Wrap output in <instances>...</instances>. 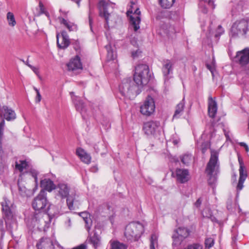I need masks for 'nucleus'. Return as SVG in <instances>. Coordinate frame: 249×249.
Returning <instances> with one entry per match:
<instances>
[{"label": "nucleus", "mask_w": 249, "mask_h": 249, "mask_svg": "<svg viewBox=\"0 0 249 249\" xmlns=\"http://www.w3.org/2000/svg\"><path fill=\"white\" fill-rule=\"evenodd\" d=\"M160 123L158 121H149L143 123L142 130L148 137H154L160 132Z\"/></svg>", "instance_id": "obj_11"}, {"label": "nucleus", "mask_w": 249, "mask_h": 249, "mask_svg": "<svg viewBox=\"0 0 249 249\" xmlns=\"http://www.w3.org/2000/svg\"><path fill=\"white\" fill-rule=\"evenodd\" d=\"M214 243V241L213 238H207L205 241V248L204 249H209L213 246Z\"/></svg>", "instance_id": "obj_39"}, {"label": "nucleus", "mask_w": 249, "mask_h": 249, "mask_svg": "<svg viewBox=\"0 0 249 249\" xmlns=\"http://www.w3.org/2000/svg\"><path fill=\"white\" fill-rule=\"evenodd\" d=\"M99 5L100 6V15L101 17H103L105 18L107 24L109 14L107 11V4L104 0H101L99 2Z\"/></svg>", "instance_id": "obj_24"}, {"label": "nucleus", "mask_w": 249, "mask_h": 249, "mask_svg": "<svg viewBox=\"0 0 249 249\" xmlns=\"http://www.w3.org/2000/svg\"><path fill=\"white\" fill-rule=\"evenodd\" d=\"M238 160L240 164L239 169V179L236 188L237 190L239 191H241L244 187L243 183L247 177V172L242 160L240 159H239Z\"/></svg>", "instance_id": "obj_15"}, {"label": "nucleus", "mask_w": 249, "mask_h": 249, "mask_svg": "<svg viewBox=\"0 0 249 249\" xmlns=\"http://www.w3.org/2000/svg\"><path fill=\"white\" fill-rule=\"evenodd\" d=\"M36 246L38 249H54L52 240L48 238H42Z\"/></svg>", "instance_id": "obj_21"}, {"label": "nucleus", "mask_w": 249, "mask_h": 249, "mask_svg": "<svg viewBox=\"0 0 249 249\" xmlns=\"http://www.w3.org/2000/svg\"><path fill=\"white\" fill-rule=\"evenodd\" d=\"M16 114L14 110L6 106L3 107L0 110V155L3 153L1 149V140L3 136V128L5 124L4 119L8 121L14 120Z\"/></svg>", "instance_id": "obj_6"}, {"label": "nucleus", "mask_w": 249, "mask_h": 249, "mask_svg": "<svg viewBox=\"0 0 249 249\" xmlns=\"http://www.w3.org/2000/svg\"><path fill=\"white\" fill-rule=\"evenodd\" d=\"M189 234L188 230L184 227L178 228L175 231L173 235V245H178L180 242Z\"/></svg>", "instance_id": "obj_13"}, {"label": "nucleus", "mask_w": 249, "mask_h": 249, "mask_svg": "<svg viewBox=\"0 0 249 249\" xmlns=\"http://www.w3.org/2000/svg\"><path fill=\"white\" fill-rule=\"evenodd\" d=\"M241 55L240 64L244 67L246 73L249 75V48L245 49L242 52H238L237 55Z\"/></svg>", "instance_id": "obj_14"}, {"label": "nucleus", "mask_w": 249, "mask_h": 249, "mask_svg": "<svg viewBox=\"0 0 249 249\" xmlns=\"http://www.w3.org/2000/svg\"><path fill=\"white\" fill-rule=\"evenodd\" d=\"M223 131H224V135H225V137L227 138V139H230V137H229V136L228 135V133H227V131L226 129H224Z\"/></svg>", "instance_id": "obj_49"}, {"label": "nucleus", "mask_w": 249, "mask_h": 249, "mask_svg": "<svg viewBox=\"0 0 249 249\" xmlns=\"http://www.w3.org/2000/svg\"><path fill=\"white\" fill-rule=\"evenodd\" d=\"M34 89L36 93V99H35L36 102L37 103H38L40 102V101L41 100V96L40 94L39 90L37 88H36V87H34Z\"/></svg>", "instance_id": "obj_41"}, {"label": "nucleus", "mask_w": 249, "mask_h": 249, "mask_svg": "<svg viewBox=\"0 0 249 249\" xmlns=\"http://www.w3.org/2000/svg\"><path fill=\"white\" fill-rule=\"evenodd\" d=\"M47 194L44 190H41L38 195L34 198L32 202V206L35 211H42L41 213L35 214L32 218L31 223L34 226L38 222H42V218H48V215L46 213L48 208V202L46 196Z\"/></svg>", "instance_id": "obj_1"}, {"label": "nucleus", "mask_w": 249, "mask_h": 249, "mask_svg": "<svg viewBox=\"0 0 249 249\" xmlns=\"http://www.w3.org/2000/svg\"><path fill=\"white\" fill-rule=\"evenodd\" d=\"M177 32V31L176 30L175 27L174 26L170 25L169 27V28L166 33L169 36H171L172 35L174 34Z\"/></svg>", "instance_id": "obj_40"}, {"label": "nucleus", "mask_w": 249, "mask_h": 249, "mask_svg": "<svg viewBox=\"0 0 249 249\" xmlns=\"http://www.w3.org/2000/svg\"><path fill=\"white\" fill-rule=\"evenodd\" d=\"M179 142V139H175L173 140V143L174 145H177Z\"/></svg>", "instance_id": "obj_51"}, {"label": "nucleus", "mask_w": 249, "mask_h": 249, "mask_svg": "<svg viewBox=\"0 0 249 249\" xmlns=\"http://www.w3.org/2000/svg\"><path fill=\"white\" fill-rule=\"evenodd\" d=\"M217 106L216 102L212 97L208 99V114L210 117L214 118L217 113Z\"/></svg>", "instance_id": "obj_20"}, {"label": "nucleus", "mask_w": 249, "mask_h": 249, "mask_svg": "<svg viewBox=\"0 0 249 249\" xmlns=\"http://www.w3.org/2000/svg\"><path fill=\"white\" fill-rule=\"evenodd\" d=\"M67 67L70 71H73L76 70H82V65L80 57L78 56H76L74 58L71 59L67 64Z\"/></svg>", "instance_id": "obj_18"}, {"label": "nucleus", "mask_w": 249, "mask_h": 249, "mask_svg": "<svg viewBox=\"0 0 249 249\" xmlns=\"http://www.w3.org/2000/svg\"><path fill=\"white\" fill-rule=\"evenodd\" d=\"M100 236L97 234L96 232H94L93 235L90 236L89 241L94 249L97 248V247L100 246Z\"/></svg>", "instance_id": "obj_27"}, {"label": "nucleus", "mask_w": 249, "mask_h": 249, "mask_svg": "<svg viewBox=\"0 0 249 249\" xmlns=\"http://www.w3.org/2000/svg\"><path fill=\"white\" fill-rule=\"evenodd\" d=\"M176 174L177 180L181 183L188 181L190 179L189 172L187 169H177Z\"/></svg>", "instance_id": "obj_17"}, {"label": "nucleus", "mask_w": 249, "mask_h": 249, "mask_svg": "<svg viewBox=\"0 0 249 249\" xmlns=\"http://www.w3.org/2000/svg\"><path fill=\"white\" fill-rule=\"evenodd\" d=\"M185 106V101L184 99H183L182 101L178 103L176 107V110L174 113V115H173V118H178L182 114L184 108Z\"/></svg>", "instance_id": "obj_25"}, {"label": "nucleus", "mask_w": 249, "mask_h": 249, "mask_svg": "<svg viewBox=\"0 0 249 249\" xmlns=\"http://www.w3.org/2000/svg\"><path fill=\"white\" fill-rule=\"evenodd\" d=\"M107 50V59L108 61L114 60L116 57V54L115 52L113 51L110 45H107L106 46Z\"/></svg>", "instance_id": "obj_30"}, {"label": "nucleus", "mask_w": 249, "mask_h": 249, "mask_svg": "<svg viewBox=\"0 0 249 249\" xmlns=\"http://www.w3.org/2000/svg\"><path fill=\"white\" fill-rule=\"evenodd\" d=\"M98 170V168L96 166H94L91 168V171L92 172H96Z\"/></svg>", "instance_id": "obj_52"}, {"label": "nucleus", "mask_w": 249, "mask_h": 249, "mask_svg": "<svg viewBox=\"0 0 249 249\" xmlns=\"http://www.w3.org/2000/svg\"><path fill=\"white\" fill-rule=\"evenodd\" d=\"M224 32V30L223 28L221 27V26L219 25L216 30L215 36L218 37L221 36Z\"/></svg>", "instance_id": "obj_42"}, {"label": "nucleus", "mask_w": 249, "mask_h": 249, "mask_svg": "<svg viewBox=\"0 0 249 249\" xmlns=\"http://www.w3.org/2000/svg\"><path fill=\"white\" fill-rule=\"evenodd\" d=\"M172 65L171 62L167 60L164 62L163 68L162 72L164 76H167L172 71Z\"/></svg>", "instance_id": "obj_28"}, {"label": "nucleus", "mask_w": 249, "mask_h": 249, "mask_svg": "<svg viewBox=\"0 0 249 249\" xmlns=\"http://www.w3.org/2000/svg\"><path fill=\"white\" fill-rule=\"evenodd\" d=\"M29 67L36 74V75H38L39 74V71H38V69L36 68V67H35L33 66H32L31 65H29Z\"/></svg>", "instance_id": "obj_43"}, {"label": "nucleus", "mask_w": 249, "mask_h": 249, "mask_svg": "<svg viewBox=\"0 0 249 249\" xmlns=\"http://www.w3.org/2000/svg\"><path fill=\"white\" fill-rule=\"evenodd\" d=\"M161 6L164 8L171 7L175 2V0H159Z\"/></svg>", "instance_id": "obj_36"}, {"label": "nucleus", "mask_w": 249, "mask_h": 249, "mask_svg": "<svg viewBox=\"0 0 249 249\" xmlns=\"http://www.w3.org/2000/svg\"><path fill=\"white\" fill-rule=\"evenodd\" d=\"M57 44L58 47L61 49H65L70 44L69 36L65 31L62 32L61 35L57 34Z\"/></svg>", "instance_id": "obj_16"}, {"label": "nucleus", "mask_w": 249, "mask_h": 249, "mask_svg": "<svg viewBox=\"0 0 249 249\" xmlns=\"http://www.w3.org/2000/svg\"><path fill=\"white\" fill-rule=\"evenodd\" d=\"M28 165L25 160H19V163L16 162V168L20 172L23 171L24 169H28Z\"/></svg>", "instance_id": "obj_34"}, {"label": "nucleus", "mask_w": 249, "mask_h": 249, "mask_svg": "<svg viewBox=\"0 0 249 249\" xmlns=\"http://www.w3.org/2000/svg\"><path fill=\"white\" fill-rule=\"evenodd\" d=\"M240 145L242 146H244L246 148V151L248 152L249 151V147L245 142H241Z\"/></svg>", "instance_id": "obj_47"}, {"label": "nucleus", "mask_w": 249, "mask_h": 249, "mask_svg": "<svg viewBox=\"0 0 249 249\" xmlns=\"http://www.w3.org/2000/svg\"><path fill=\"white\" fill-rule=\"evenodd\" d=\"M72 101H73L76 110L80 112H82L85 111V105L83 102L78 99L76 96H74V92H71L70 93Z\"/></svg>", "instance_id": "obj_23"}, {"label": "nucleus", "mask_w": 249, "mask_h": 249, "mask_svg": "<svg viewBox=\"0 0 249 249\" xmlns=\"http://www.w3.org/2000/svg\"><path fill=\"white\" fill-rule=\"evenodd\" d=\"M5 217L3 215L2 218H0V230L3 231L4 230V224L5 223V226L7 229L10 230L11 229V224L14 222L12 221L11 223H8V227H7L5 223Z\"/></svg>", "instance_id": "obj_38"}, {"label": "nucleus", "mask_w": 249, "mask_h": 249, "mask_svg": "<svg viewBox=\"0 0 249 249\" xmlns=\"http://www.w3.org/2000/svg\"><path fill=\"white\" fill-rule=\"evenodd\" d=\"M60 22L61 24H63L70 31H74L76 29L75 25L68 21L64 18H61L60 19Z\"/></svg>", "instance_id": "obj_29"}, {"label": "nucleus", "mask_w": 249, "mask_h": 249, "mask_svg": "<svg viewBox=\"0 0 249 249\" xmlns=\"http://www.w3.org/2000/svg\"><path fill=\"white\" fill-rule=\"evenodd\" d=\"M144 231L143 225L139 222H132L125 228L124 235L128 241H136Z\"/></svg>", "instance_id": "obj_3"}, {"label": "nucleus", "mask_w": 249, "mask_h": 249, "mask_svg": "<svg viewBox=\"0 0 249 249\" xmlns=\"http://www.w3.org/2000/svg\"><path fill=\"white\" fill-rule=\"evenodd\" d=\"M76 2H77L78 5L79 6V1H77Z\"/></svg>", "instance_id": "obj_55"}, {"label": "nucleus", "mask_w": 249, "mask_h": 249, "mask_svg": "<svg viewBox=\"0 0 249 249\" xmlns=\"http://www.w3.org/2000/svg\"><path fill=\"white\" fill-rule=\"evenodd\" d=\"M207 67L208 69L211 71L212 74H213L214 69L208 65H207Z\"/></svg>", "instance_id": "obj_50"}, {"label": "nucleus", "mask_w": 249, "mask_h": 249, "mask_svg": "<svg viewBox=\"0 0 249 249\" xmlns=\"http://www.w3.org/2000/svg\"><path fill=\"white\" fill-rule=\"evenodd\" d=\"M158 246V236L155 234L151 235L150 238V249H155L156 247Z\"/></svg>", "instance_id": "obj_37"}, {"label": "nucleus", "mask_w": 249, "mask_h": 249, "mask_svg": "<svg viewBox=\"0 0 249 249\" xmlns=\"http://www.w3.org/2000/svg\"><path fill=\"white\" fill-rule=\"evenodd\" d=\"M80 215L83 217V220L85 222L86 228L87 229V231H89L91 224V219L88 217V214L86 212L81 213Z\"/></svg>", "instance_id": "obj_31"}, {"label": "nucleus", "mask_w": 249, "mask_h": 249, "mask_svg": "<svg viewBox=\"0 0 249 249\" xmlns=\"http://www.w3.org/2000/svg\"><path fill=\"white\" fill-rule=\"evenodd\" d=\"M234 178L235 179H236V175H234Z\"/></svg>", "instance_id": "obj_56"}, {"label": "nucleus", "mask_w": 249, "mask_h": 249, "mask_svg": "<svg viewBox=\"0 0 249 249\" xmlns=\"http://www.w3.org/2000/svg\"><path fill=\"white\" fill-rule=\"evenodd\" d=\"M180 160L183 164L187 166L192 162V155L189 153L185 154L180 157Z\"/></svg>", "instance_id": "obj_32"}, {"label": "nucleus", "mask_w": 249, "mask_h": 249, "mask_svg": "<svg viewBox=\"0 0 249 249\" xmlns=\"http://www.w3.org/2000/svg\"><path fill=\"white\" fill-rule=\"evenodd\" d=\"M76 154L83 162L86 164L90 163L91 161V157L83 149L81 148H77L76 150Z\"/></svg>", "instance_id": "obj_22"}, {"label": "nucleus", "mask_w": 249, "mask_h": 249, "mask_svg": "<svg viewBox=\"0 0 249 249\" xmlns=\"http://www.w3.org/2000/svg\"><path fill=\"white\" fill-rule=\"evenodd\" d=\"M218 151L213 150H211V157L206 169V173L212 178L213 182L215 180V178L213 177V176L217 174L219 167L218 163Z\"/></svg>", "instance_id": "obj_10"}, {"label": "nucleus", "mask_w": 249, "mask_h": 249, "mask_svg": "<svg viewBox=\"0 0 249 249\" xmlns=\"http://www.w3.org/2000/svg\"><path fill=\"white\" fill-rule=\"evenodd\" d=\"M110 249H127V246L118 240H111L109 241Z\"/></svg>", "instance_id": "obj_26"}, {"label": "nucleus", "mask_w": 249, "mask_h": 249, "mask_svg": "<svg viewBox=\"0 0 249 249\" xmlns=\"http://www.w3.org/2000/svg\"><path fill=\"white\" fill-rule=\"evenodd\" d=\"M202 151H203V152H204V149H203V150H202Z\"/></svg>", "instance_id": "obj_57"}, {"label": "nucleus", "mask_w": 249, "mask_h": 249, "mask_svg": "<svg viewBox=\"0 0 249 249\" xmlns=\"http://www.w3.org/2000/svg\"><path fill=\"white\" fill-rule=\"evenodd\" d=\"M150 77L149 69L147 65H139L135 68L134 81L138 86L147 84Z\"/></svg>", "instance_id": "obj_5"}, {"label": "nucleus", "mask_w": 249, "mask_h": 249, "mask_svg": "<svg viewBox=\"0 0 249 249\" xmlns=\"http://www.w3.org/2000/svg\"><path fill=\"white\" fill-rule=\"evenodd\" d=\"M155 105L154 99L150 96H148L144 103L141 107V112L144 115L150 116L155 111Z\"/></svg>", "instance_id": "obj_12"}, {"label": "nucleus", "mask_w": 249, "mask_h": 249, "mask_svg": "<svg viewBox=\"0 0 249 249\" xmlns=\"http://www.w3.org/2000/svg\"><path fill=\"white\" fill-rule=\"evenodd\" d=\"M66 225L68 228L71 226V219L69 218H68L67 220V221H66Z\"/></svg>", "instance_id": "obj_48"}, {"label": "nucleus", "mask_w": 249, "mask_h": 249, "mask_svg": "<svg viewBox=\"0 0 249 249\" xmlns=\"http://www.w3.org/2000/svg\"><path fill=\"white\" fill-rule=\"evenodd\" d=\"M25 173L27 174V175H29L30 176H31L32 177H33L34 179H35V183L36 185H37V183H38V180H37V175H38V172L37 171H36L35 169H32V168H31V169H29L27 171H26L25 172ZM25 174V173H23V174Z\"/></svg>", "instance_id": "obj_35"}, {"label": "nucleus", "mask_w": 249, "mask_h": 249, "mask_svg": "<svg viewBox=\"0 0 249 249\" xmlns=\"http://www.w3.org/2000/svg\"><path fill=\"white\" fill-rule=\"evenodd\" d=\"M26 64L28 67H29V65H30L28 62H27L26 63Z\"/></svg>", "instance_id": "obj_54"}, {"label": "nucleus", "mask_w": 249, "mask_h": 249, "mask_svg": "<svg viewBox=\"0 0 249 249\" xmlns=\"http://www.w3.org/2000/svg\"><path fill=\"white\" fill-rule=\"evenodd\" d=\"M72 249H86V246L83 244H82L76 248H73Z\"/></svg>", "instance_id": "obj_46"}, {"label": "nucleus", "mask_w": 249, "mask_h": 249, "mask_svg": "<svg viewBox=\"0 0 249 249\" xmlns=\"http://www.w3.org/2000/svg\"><path fill=\"white\" fill-rule=\"evenodd\" d=\"M127 16L129 18L130 23L134 31H137L140 28L141 22V11L136 1H131L127 11Z\"/></svg>", "instance_id": "obj_4"}, {"label": "nucleus", "mask_w": 249, "mask_h": 249, "mask_svg": "<svg viewBox=\"0 0 249 249\" xmlns=\"http://www.w3.org/2000/svg\"><path fill=\"white\" fill-rule=\"evenodd\" d=\"M201 203H202V200H201V198H198L196 200V201L195 203V204H194L196 208H199L200 206Z\"/></svg>", "instance_id": "obj_44"}, {"label": "nucleus", "mask_w": 249, "mask_h": 249, "mask_svg": "<svg viewBox=\"0 0 249 249\" xmlns=\"http://www.w3.org/2000/svg\"><path fill=\"white\" fill-rule=\"evenodd\" d=\"M6 19L8 23V25L11 27H14L16 24V21L15 18L14 14L9 12L7 13L6 15Z\"/></svg>", "instance_id": "obj_33"}, {"label": "nucleus", "mask_w": 249, "mask_h": 249, "mask_svg": "<svg viewBox=\"0 0 249 249\" xmlns=\"http://www.w3.org/2000/svg\"><path fill=\"white\" fill-rule=\"evenodd\" d=\"M249 30L248 20L245 19L236 21L232 25L231 35L236 37L245 36Z\"/></svg>", "instance_id": "obj_8"}, {"label": "nucleus", "mask_w": 249, "mask_h": 249, "mask_svg": "<svg viewBox=\"0 0 249 249\" xmlns=\"http://www.w3.org/2000/svg\"><path fill=\"white\" fill-rule=\"evenodd\" d=\"M89 23L90 29H91V30H92V27H91L92 21H91V19L90 18V17H89Z\"/></svg>", "instance_id": "obj_53"}, {"label": "nucleus", "mask_w": 249, "mask_h": 249, "mask_svg": "<svg viewBox=\"0 0 249 249\" xmlns=\"http://www.w3.org/2000/svg\"><path fill=\"white\" fill-rule=\"evenodd\" d=\"M140 53H141V52L139 51V50H137L135 52H133L132 53V56L133 58H135V57H137Z\"/></svg>", "instance_id": "obj_45"}, {"label": "nucleus", "mask_w": 249, "mask_h": 249, "mask_svg": "<svg viewBox=\"0 0 249 249\" xmlns=\"http://www.w3.org/2000/svg\"><path fill=\"white\" fill-rule=\"evenodd\" d=\"M55 186L53 182L49 178H44L40 180V187L43 189L42 190L51 192L55 189Z\"/></svg>", "instance_id": "obj_19"}, {"label": "nucleus", "mask_w": 249, "mask_h": 249, "mask_svg": "<svg viewBox=\"0 0 249 249\" xmlns=\"http://www.w3.org/2000/svg\"><path fill=\"white\" fill-rule=\"evenodd\" d=\"M134 83L135 81L129 78L122 81L119 87V91L122 95L130 98L139 94L138 86Z\"/></svg>", "instance_id": "obj_2"}, {"label": "nucleus", "mask_w": 249, "mask_h": 249, "mask_svg": "<svg viewBox=\"0 0 249 249\" xmlns=\"http://www.w3.org/2000/svg\"><path fill=\"white\" fill-rule=\"evenodd\" d=\"M56 195L62 199L67 198V204L70 210H73L74 198L72 195L70 196V187L66 183H60L55 186Z\"/></svg>", "instance_id": "obj_7"}, {"label": "nucleus", "mask_w": 249, "mask_h": 249, "mask_svg": "<svg viewBox=\"0 0 249 249\" xmlns=\"http://www.w3.org/2000/svg\"><path fill=\"white\" fill-rule=\"evenodd\" d=\"M3 215L5 217V223L8 227V223L14 221L15 206L13 203L7 198L4 197L1 202Z\"/></svg>", "instance_id": "obj_9"}]
</instances>
